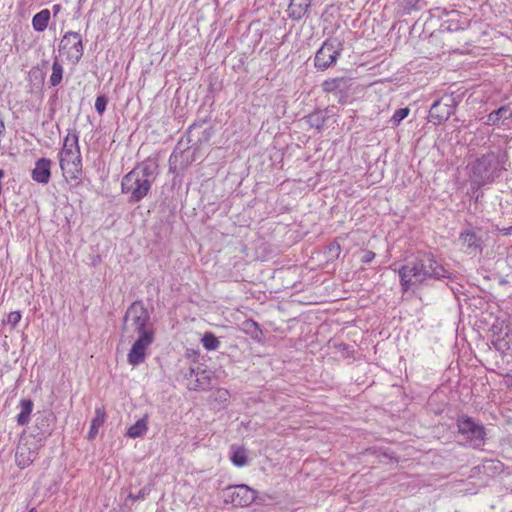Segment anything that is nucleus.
<instances>
[{
	"label": "nucleus",
	"instance_id": "nucleus-1",
	"mask_svg": "<svg viewBox=\"0 0 512 512\" xmlns=\"http://www.w3.org/2000/svg\"><path fill=\"white\" fill-rule=\"evenodd\" d=\"M76 132H68L64 138L63 147L59 153V164L64 176L76 180L82 173L81 153Z\"/></svg>",
	"mask_w": 512,
	"mask_h": 512
},
{
	"label": "nucleus",
	"instance_id": "nucleus-2",
	"mask_svg": "<svg viewBox=\"0 0 512 512\" xmlns=\"http://www.w3.org/2000/svg\"><path fill=\"white\" fill-rule=\"evenodd\" d=\"M153 182L148 166L141 165L127 173L121 182L122 192L129 195L131 202H139L150 191Z\"/></svg>",
	"mask_w": 512,
	"mask_h": 512
},
{
	"label": "nucleus",
	"instance_id": "nucleus-3",
	"mask_svg": "<svg viewBox=\"0 0 512 512\" xmlns=\"http://www.w3.org/2000/svg\"><path fill=\"white\" fill-rule=\"evenodd\" d=\"M131 330L137 332L138 336L154 333L149 312L141 301L133 302L123 317L122 333L129 334Z\"/></svg>",
	"mask_w": 512,
	"mask_h": 512
},
{
	"label": "nucleus",
	"instance_id": "nucleus-4",
	"mask_svg": "<svg viewBox=\"0 0 512 512\" xmlns=\"http://www.w3.org/2000/svg\"><path fill=\"white\" fill-rule=\"evenodd\" d=\"M343 46V42L337 38L326 39L315 54V67L324 71L334 65L343 51Z\"/></svg>",
	"mask_w": 512,
	"mask_h": 512
},
{
	"label": "nucleus",
	"instance_id": "nucleus-5",
	"mask_svg": "<svg viewBox=\"0 0 512 512\" xmlns=\"http://www.w3.org/2000/svg\"><path fill=\"white\" fill-rule=\"evenodd\" d=\"M58 52L66 61L77 64L84 52L81 35L78 32H66L60 40Z\"/></svg>",
	"mask_w": 512,
	"mask_h": 512
},
{
	"label": "nucleus",
	"instance_id": "nucleus-6",
	"mask_svg": "<svg viewBox=\"0 0 512 512\" xmlns=\"http://www.w3.org/2000/svg\"><path fill=\"white\" fill-rule=\"evenodd\" d=\"M42 445L39 441L23 433L15 452V461L18 467L24 469L29 466L36 459Z\"/></svg>",
	"mask_w": 512,
	"mask_h": 512
},
{
	"label": "nucleus",
	"instance_id": "nucleus-7",
	"mask_svg": "<svg viewBox=\"0 0 512 512\" xmlns=\"http://www.w3.org/2000/svg\"><path fill=\"white\" fill-rule=\"evenodd\" d=\"M257 498V492L245 484L233 485L223 490V500L235 507H248Z\"/></svg>",
	"mask_w": 512,
	"mask_h": 512
},
{
	"label": "nucleus",
	"instance_id": "nucleus-8",
	"mask_svg": "<svg viewBox=\"0 0 512 512\" xmlns=\"http://www.w3.org/2000/svg\"><path fill=\"white\" fill-rule=\"evenodd\" d=\"M458 432L465 438V440L472 447H480L485 441V428L477 424L470 417H460L457 420Z\"/></svg>",
	"mask_w": 512,
	"mask_h": 512
},
{
	"label": "nucleus",
	"instance_id": "nucleus-9",
	"mask_svg": "<svg viewBox=\"0 0 512 512\" xmlns=\"http://www.w3.org/2000/svg\"><path fill=\"white\" fill-rule=\"evenodd\" d=\"M54 422L55 416L53 413L49 411H38L34 415L33 424L26 435L43 444V441L51 435Z\"/></svg>",
	"mask_w": 512,
	"mask_h": 512
},
{
	"label": "nucleus",
	"instance_id": "nucleus-10",
	"mask_svg": "<svg viewBox=\"0 0 512 512\" xmlns=\"http://www.w3.org/2000/svg\"><path fill=\"white\" fill-rule=\"evenodd\" d=\"M433 272L434 271L431 270H425L418 259L417 261L404 265L399 269L401 285L406 291L411 286L419 285L424 282L428 278V274Z\"/></svg>",
	"mask_w": 512,
	"mask_h": 512
},
{
	"label": "nucleus",
	"instance_id": "nucleus-11",
	"mask_svg": "<svg viewBox=\"0 0 512 512\" xmlns=\"http://www.w3.org/2000/svg\"><path fill=\"white\" fill-rule=\"evenodd\" d=\"M456 102L452 96H444L435 101L429 111V121L435 125L446 122L455 112Z\"/></svg>",
	"mask_w": 512,
	"mask_h": 512
},
{
	"label": "nucleus",
	"instance_id": "nucleus-12",
	"mask_svg": "<svg viewBox=\"0 0 512 512\" xmlns=\"http://www.w3.org/2000/svg\"><path fill=\"white\" fill-rule=\"evenodd\" d=\"M155 333H144L139 335L133 343L128 355L127 361L132 366H137L144 362L148 347L153 343Z\"/></svg>",
	"mask_w": 512,
	"mask_h": 512
},
{
	"label": "nucleus",
	"instance_id": "nucleus-13",
	"mask_svg": "<svg viewBox=\"0 0 512 512\" xmlns=\"http://www.w3.org/2000/svg\"><path fill=\"white\" fill-rule=\"evenodd\" d=\"M52 161L48 158H40L36 161L31 171L33 181L39 184H47L51 179Z\"/></svg>",
	"mask_w": 512,
	"mask_h": 512
},
{
	"label": "nucleus",
	"instance_id": "nucleus-14",
	"mask_svg": "<svg viewBox=\"0 0 512 512\" xmlns=\"http://www.w3.org/2000/svg\"><path fill=\"white\" fill-rule=\"evenodd\" d=\"M419 260L425 270L434 271L433 273L428 274V278L434 277L440 279L449 277L448 271H446L445 268L435 260L433 255L424 254Z\"/></svg>",
	"mask_w": 512,
	"mask_h": 512
},
{
	"label": "nucleus",
	"instance_id": "nucleus-15",
	"mask_svg": "<svg viewBox=\"0 0 512 512\" xmlns=\"http://www.w3.org/2000/svg\"><path fill=\"white\" fill-rule=\"evenodd\" d=\"M490 165L491 159L489 156H483L482 158L478 159L474 164L473 173L475 177H480V180L477 181L479 186L493 182V176L488 174Z\"/></svg>",
	"mask_w": 512,
	"mask_h": 512
},
{
	"label": "nucleus",
	"instance_id": "nucleus-16",
	"mask_svg": "<svg viewBox=\"0 0 512 512\" xmlns=\"http://www.w3.org/2000/svg\"><path fill=\"white\" fill-rule=\"evenodd\" d=\"M479 230H467L460 234L459 242L462 246L467 247L468 249H471L473 251H481L483 240L482 237L479 235Z\"/></svg>",
	"mask_w": 512,
	"mask_h": 512
},
{
	"label": "nucleus",
	"instance_id": "nucleus-17",
	"mask_svg": "<svg viewBox=\"0 0 512 512\" xmlns=\"http://www.w3.org/2000/svg\"><path fill=\"white\" fill-rule=\"evenodd\" d=\"M313 0H291L288 7L289 17L293 20L302 19L308 12Z\"/></svg>",
	"mask_w": 512,
	"mask_h": 512
},
{
	"label": "nucleus",
	"instance_id": "nucleus-18",
	"mask_svg": "<svg viewBox=\"0 0 512 512\" xmlns=\"http://www.w3.org/2000/svg\"><path fill=\"white\" fill-rule=\"evenodd\" d=\"M50 10L42 9L36 13L32 18V27L36 32H43L48 27L50 21Z\"/></svg>",
	"mask_w": 512,
	"mask_h": 512
},
{
	"label": "nucleus",
	"instance_id": "nucleus-19",
	"mask_svg": "<svg viewBox=\"0 0 512 512\" xmlns=\"http://www.w3.org/2000/svg\"><path fill=\"white\" fill-rule=\"evenodd\" d=\"M496 349L502 352L512 349V322L506 325V332L503 337L497 339Z\"/></svg>",
	"mask_w": 512,
	"mask_h": 512
},
{
	"label": "nucleus",
	"instance_id": "nucleus-20",
	"mask_svg": "<svg viewBox=\"0 0 512 512\" xmlns=\"http://www.w3.org/2000/svg\"><path fill=\"white\" fill-rule=\"evenodd\" d=\"M21 412L17 416L19 425H26L33 409V402L30 399H22L20 401Z\"/></svg>",
	"mask_w": 512,
	"mask_h": 512
},
{
	"label": "nucleus",
	"instance_id": "nucleus-21",
	"mask_svg": "<svg viewBox=\"0 0 512 512\" xmlns=\"http://www.w3.org/2000/svg\"><path fill=\"white\" fill-rule=\"evenodd\" d=\"M105 418H106L105 411L100 408L96 409L95 416L91 421V426H90V430L88 433L89 439L95 438V436L98 433L99 427L101 425H103V423L105 422Z\"/></svg>",
	"mask_w": 512,
	"mask_h": 512
},
{
	"label": "nucleus",
	"instance_id": "nucleus-22",
	"mask_svg": "<svg viewBox=\"0 0 512 512\" xmlns=\"http://www.w3.org/2000/svg\"><path fill=\"white\" fill-rule=\"evenodd\" d=\"M146 431L147 422L144 418H142L128 428L126 435L130 438H137L142 436Z\"/></svg>",
	"mask_w": 512,
	"mask_h": 512
},
{
	"label": "nucleus",
	"instance_id": "nucleus-23",
	"mask_svg": "<svg viewBox=\"0 0 512 512\" xmlns=\"http://www.w3.org/2000/svg\"><path fill=\"white\" fill-rule=\"evenodd\" d=\"M63 78V67L62 65L55 60L52 64V73L50 75L49 82L51 86L55 87L59 85Z\"/></svg>",
	"mask_w": 512,
	"mask_h": 512
},
{
	"label": "nucleus",
	"instance_id": "nucleus-24",
	"mask_svg": "<svg viewBox=\"0 0 512 512\" xmlns=\"http://www.w3.org/2000/svg\"><path fill=\"white\" fill-rule=\"evenodd\" d=\"M201 341L204 348L207 350H216L220 345V342L217 339V337L210 332L205 333Z\"/></svg>",
	"mask_w": 512,
	"mask_h": 512
},
{
	"label": "nucleus",
	"instance_id": "nucleus-25",
	"mask_svg": "<svg viewBox=\"0 0 512 512\" xmlns=\"http://www.w3.org/2000/svg\"><path fill=\"white\" fill-rule=\"evenodd\" d=\"M307 121L312 127L320 130L325 124V117L321 112L317 111L309 114Z\"/></svg>",
	"mask_w": 512,
	"mask_h": 512
},
{
	"label": "nucleus",
	"instance_id": "nucleus-26",
	"mask_svg": "<svg viewBox=\"0 0 512 512\" xmlns=\"http://www.w3.org/2000/svg\"><path fill=\"white\" fill-rule=\"evenodd\" d=\"M231 460L237 467H243L247 463L246 451L243 448H237L233 451Z\"/></svg>",
	"mask_w": 512,
	"mask_h": 512
},
{
	"label": "nucleus",
	"instance_id": "nucleus-27",
	"mask_svg": "<svg viewBox=\"0 0 512 512\" xmlns=\"http://www.w3.org/2000/svg\"><path fill=\"white\" fill-rule=\"evenodd\" d=\"M342 78H331L327 79L322 83V89L326 93L333 92L337 90L340 87V84L342 82Z\"/></svg>",
	"mask_w": 512,
	"mask_h": 512
},
{
	"label": "nucleus",
	"instance_id": "nucleus-28",
	"mask_svg": "<svg viewBox=\"0 0 512 512\" xmlns=\"http://www.w3.org/2000/svg\"><path fill=\"white\" fill-rule=\"evenodd\" d=\"M410 113L408 107L397 109L391 117V122L394 126H398Z\"/></svg>",
	"mask_w": 512,
	"mask_h": 512
},
{
	"label": "nucleus",
	"instance_id": "nucleus-29",
	"mask_svg": "<svg viewBox=\"0 0 512 512\" xmlns=\"http://www.w3.org/2000/svg\"><path fill=\"white\" fill-rule=\"evenodd\" d=\"M21 317L20 311H12L7 316V323L10 324L12 328H15L20 322Z\"/></svg>",
	"mask_w": 512,
	"mask_h": 512
},
{
	"label": "nucleus",
	"instance_id": "nucleus-30",
	"mask_svg": "<svg viewBox=\"0 0 512 512\" xmlns=\"http://www.w3.org/2000/svg\"><path fill=\"white\" fill-rule=\"evenodd\" d=\"M150 491H151L150 487L146 486V487L142 488L137 494L130 493L128 495V499H130L132 501L143 500L150 493Z\"/></svg>",
	"mask_w": 512,
	"mask_h": 512
},
{
	"label": "nucleus",
	"instance_id": "nucleus-31",
	"mask_svg": "<svg viewBox=\"0 0 512 512\" xmlns=\"http://www.w3.org/2000/svg\"><path fill=\"white\" fill-rule=\"evenodd\" d=\"M106 105H107V99L104 96H98L96 98L95 109L100 115H102L103 112L105 111Z\"/></svg>",
	"mask_w": 512,
	"mask_h": 512
},
{
	"label": "nucleus",
	"instance_id": "nucleus-32",
	"mask_svg": "<svg viewBox=\"0 0 512 512\" xmlns=\"http://www.w3.org/2000/svg\"><path fill=\"white\" fill-rule=\"evenodd\" d=\"M341 252L340 245L338 243H332L327 248V253L330 258H338Z\"/></svg>",
	"mask_w": 512,
	"mask_h": 512
},
{
	"label": "nucleus",
	"instance_id": "nucleus-33",
	"mask_svg": "<svg viewBox=\"0 0 512 512\" xmlns=\"http://www.w3.org/2000/svg\"><path fill=\"white\" fill-rule=\"evenodd\" d=\"M375 258V253L370 250H364L361 252V262L369 263Z\"/></svg>",
	"mask_w": 512,
	"mask_h": 512
},
{
	"label": "nucleus",
	"instance_id": "nucleus-34",
	"mask_svg": "<svg viewBox=\"0 0 512 512\" xmlns=\"http://www.w3.org/2000/svg\"><path fill=\"white\" fill-rule=\"evenodd\" d=\"M496 113L499 115V118L508 119L511 117V112L506 106L500 107L498 110H496Z\"/></svg>",
	"mask_w": 512,
	"mask_h": 512
},
{
	"label": "nucleus",
	"instance_id": "nucleus-35",
	"mask_svg": "<svg viewBox=\"0 0 512 512\" xmlns=\"http://www.w3.org/2000/svg\"><path fill=\"white\" fill-rule=\"evenodd\" d=\"M500 120L499 115L495 111H492L487 117V123L490 125H496Z\"/></svg>",
	"mask_w": 512,
	"mask_h": 512
},
{
	"label": "nucleus",
	"instance_id": "nucleus-36",
	"mask_svg": "<svg viewBox=\"0 0 512 512\" xmlns=\"http://www.w3.org/2000/svg\"><path fill=\"white\" fill-rule=\"evenodd\" d=\"M244 325H245V329L247 331L251 330L252 328L255 329V330H259L260 331L258 323L253 321V320L245 321Z\"/></svg>",
	"mask_w": 512,
	"mask_h": 512
},
{
	"label": "nucleus",
	"instance_id": "nucleus-37",
	"mask_svg": "<svg viewBox=\"0 0 512 512\" xmlns=\"http://www.w3.org/2000/svg\"><path fill=\"white\" fill-rule=\"evenodd\" d=\"M504 382H505V385L507 387H512V375L511 374H506L504 376Z\"/></svg>",
	"mask_w": 512,
	"mask_h": 512
},
{
	"label": "nucleus",
	"instance_id": "nucleus-38",
	"mask_svg": "<svg viewBox=\"0 0 512 512\" xmlns=\"http://www.w3.org/2000/svg\"><path fill=\"white\" fill-rule=\"evenodd\" d=\"M62 7L60 4H56L52 7V10H53V14L54 16H56L60 11H61Z\"/></svg>",
	"mask_w": 512,
	"mask_h": 512
},
{
	"label": "nucleus",
	"instance_id": "nucleus-39",
	"mask_svg": "<svg viewBox=\"0 0 512 512\" xmlns=\"http://www.w3.org/2000/svg\"><path fill=\"white\" fill-rule=\"evenodd\" d=\"M501 232L503 235H510L512 232V226H508L506 228L501 229Z\"/></svg>",
	"mask_w": 512,
	"mask_h": 512
},
{
	"label": "nucleus",
	"instance_id": "nucleus-40",
	"mask_svg": "<svg viewBox=\"0 0 512 512\" xmlns=\"http://www.w3.org/2000/svg\"><path fill=\"white\" fill-rule=\"evenodd\" d=\"M201 376H202V378H206L205 371H202Z\"/></svg>",
	"mask_w": 512,
	"mask_h": 512
},
{
	"label": "nucleus",
	"instance_id": "nucleus-41",
	"mask_svg": "<svg viewBox=\"0 0 512 512\" xmlns=\"http://www.w3.org/2000/svg\"><path fill=\"white\" fill-rule=\"evenodd\" d=\"M199 387H202V384L196 385V387H194V390H197V388H199Z\"/></svg>",
	"mask_w": 512,
	"mask_h": 512
},
{
	"label": "nucleus",
	"instance_id": "nucleus-42",
	"mask_svg": "<svg viewBox=\"0 0 512 512\" xmlns=\"http://www.w3.org/2000/svg\"><path fill=\"white\" fill-rule=\"evenodd\" d=\"M199 387H202V384L196 385V387H194V390H197V388H199Z\"/></svg>",
	"mask_w": 512,
	"mask_h": 512
},
{
	"label": "nucleus",
	"instance_id": "nucleus-43",
	"mask_svg": "<svg viewBox=\"0 0 512 512\" xmlns=\"http://www.w3.org/2000/svg\"><path fill=\"white\" fill-rule=\"evenodd\" d=\"M197 376H199V373H197ZM196 380H197V382H200V378L199 377H197Z\"/></svg>",
	"mask_w": 512,
	"mask_h": 512
},
{
	"label": "nucleus",
	"instance_id": "nucleus-44",
	"mask_svg": "<svg viewBox=\"0 0 512 512\" xmlns=\"http://www.w3.org/2000/svg\"><path fill=\"white\" fill-rule=\"evenodd\" d=\"M29 512H35V510H34V509H31Z\"/></svg>",
	"mask_w": 512,
	"mask_h": 512
}]
</instances>
